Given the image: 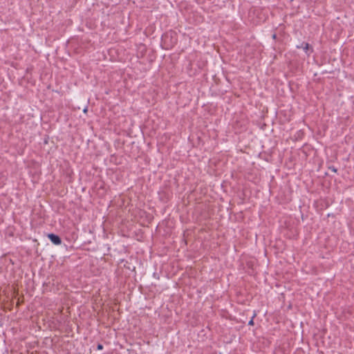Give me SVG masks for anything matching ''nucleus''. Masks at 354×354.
I'll return each instance as SVG.
<instances>
[{"label": "nucleus", "mask_w": 354, "mask_h": 354, "mask_svg": "<svg viewBox=\"0 0 354 354\" xmlns=\"http://www.w3.org/2000/svg\"><path fill=\"white\" fill-rule=\"evenodd\" d=\"M97 348H98V349H102V346L100 344V345H98Z\"/></svg>", "instance_id": "39448f33"}, {"label": "nucleus", "mask_w": 354, "mask_h": 354, "mask_svg": "<svg viewBox=\"0 0 354 354\" xmlns=\"http://www.w3.org/2000/svg\"><path fill=\"white\" fill-rule=\"evenodd\" d=\"M87 111H88L87 107L84 108L83 110L84 113H85L87 112Z\"/></svg>", "instance_id": "7ed1b4c3"}, {"label": "nucleus", "mask_w": 354, "mask_h": 354, "mask_svg": "<svg viewBox=\"0 0 354 354\" xmlns=\"http://www.w3.org/2000/svg\"><path fill=\"white\" fill-rule=\"evenodd\" d=\"M48 237L49 238L50 241L55 245H59L62 242L60 238L54 234H49L48 235Z\"/></svg>", "instance_id": "f257e3e1"}, {"label": "nucleus", "mask_w": 354, "mask_h": 354, "mask_svg": "<svg viewBox=\"0 0 354 354\" xmlns=\"http://www.w3.org/2000/svg\"><path fill=\"white\" fill-rule=\"evenodd\" d=\"M249 324L250 325H252L253 324V320L251 319L250 322H249Z\"/></svg>", "instance_id": "20e7f679"}, {"label": "nucleus", "mask_w": 354, "mask_h": 354, "mask_svg": "<svg viewBox=\"0 0 354 354\" xmlns=\"http://www.w3.org/2000/svg\"><path fill=\"white\" fill-rule=\"evenodd\" d=\"M308 48H309L308 44H305V46L304 47V49L306 52H307V50H308Z\"/></svg>", "instance_id": "f03ea898"}, {"label": "nucleus", "mask_w": 354, "mask_h": 354, "mask_svg": "<svg viewBox=\"0 0 354 354\" xmlns=\"http://www.w3.org/2000/svg\"><path fill=\"white\" fill-rule=\"evenodd\" d=\"M275 37H276V35H273L272 37H273L274 39L275 38Z\"/></svg>", "instance_id": "423d86ee"}]
</instances>
